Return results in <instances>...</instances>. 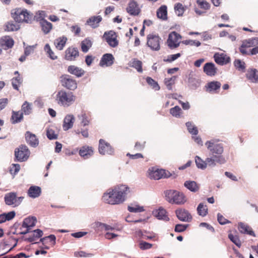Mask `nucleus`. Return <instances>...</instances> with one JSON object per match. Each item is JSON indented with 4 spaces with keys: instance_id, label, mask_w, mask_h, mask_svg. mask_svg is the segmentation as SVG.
<instances>
[{
    "instance_id": "obj_11",
    "label": "nucleus",
    "mask_w": 258,
    "mask_h": 258,
    "mask_svg": "<svg viewBox=\"0 0 258 258\" xmlns=\"http://www.w3.org/2000/svg\"><path fill=\"white\" fill-rule=\"evenodd\" d=\"M205 144L208 149L212 154H216L215 155H218L217 156L222 155L221 154L224 151L222 144H216L213 140L207 141Z\"/></svg>"
},
{
    "instance_id": "obj_28",
    "label": "nucleus",
    "mask_w": 258,
    "mask_h": 258,
    "mask_svg": "<svg viewBox=\"0 0 258 258\" xmlns=\"http://www.w3.org/2000/svg\"><path fill=\"white\" fill-rule=\"evenodd\" d=\"M114 57L110 53H106L103 55L100 61V65L102 67L104 66L108 67L113 63Z\"/></svg>"
},
{
    "instance_id": "obj_56",
    "label": "nucleus",
    "mask_w": 258,
    "mask_h": 258,
    "mask_svg": "<svg viewBox=\"0 0 258 258\" xmlns=\"http://www.w3.org/2000/svg\"><path fill=\"white\" fill-rule=\"evenodd\" d=\"M185 124L187 128L188 131L190 134L194 135H198V130L197 127L191 122H187Z\"/></svg>"
},
{
    "instance_id": "obj_22",
    "label": "nucleus",
    "mask_w": 258,
    "mask_h": 258,
    "mask_svg": "<svg viewBox=\"0 0 258 258\" xmlns=\"http://www.w3.org/2000/svg\"><path fill=\"white\" fill-rule=\"evenodd\" d=\"M14 44V41L10 36H4L0 39V46L5 50L12 48Z\"/></svg>"
},
{
    "instance_id": "obj_58",
    "label": "nucleus",
    "mask_w": 258,
    "mask_h": 258,
    "mask_svg": "<svg viewBox=\"0 0 258 258\" xmlns=\"http://www.w3.org/2000/svg\"><path fill=\"white\" fill-rule=\"evenodd\" d=\"M170 113L173 116L179 117L181 113V109L179 106H175L170 109Z\"/></svg>"
},
{
    "instance_id": "obj_27",
    "label": "nucleus",
    "mask_w": 258,
    "mask_h": 258,
    "mask_svg": "<svg viewBox=\"0 0 258 258\" xmlns=\"http://www.w3.org/2000/svg\"><path fill=\"white\" fill-rule=\"evenodd\" d=\"M204 72L209 76H214L217 73V69L212 62H207L203 68Z\"/></svg>"
},
{
    "instance_id": "obj_31",
    "label": "nucleus",
    "mask_w": 258,
    "mask_h": 258,
    "mask_svg": "<svg viewBox=\"0 0 258 258\" xmlns=\"http://www.w3.org/2000/svg\"><path fill=\"white\" fill-rule=\"evenodd\" d=\"M153 215L158 219L163 220L166 221L169 220L166 210L162 208H160L158 210L153 211Z\"/></svg>"
},
{
    "instance_id": "obj_62",
    "label": "nucleus",
    "mask_w": 258,
    "mask_h": 258,
    "mask_svg": "<svg viewBox=\"0 0 258 258\" xmlns=\"http://www.w3.org/2000/svg\"><path fill=\"white\" fill-rule=\"evenodd\" d=\"M217 219L218 222L221 225H224L227 223H230L231 222L228 220L226 219L225 217L223 216L220 213H218L217 214Z\"/></svg>"
},
{
    "instance_id": "obj_24",
    "label": "nucleus",
    "mask_w": 258,
    "mask_h": 258,
    "mask_svg": "<svg viewBox=\"0 0 258 258\" xmlns=\"http://www.w3.org/2000/svg\"><path fill=\"white\" fill-rule=\"evenodd\" d=\"M93 148L86 145L82 147L79 151V155L85 159L90 158L93 155Z\"/></svg>"
},
{
    "instance_id": "obj_1",
    "label": "nucleus",
    "mask_w": 258,
    "mask_h": 258,
    "mask_svg": "<svg viewBox=\"0 0 258 258\" xmlns=\"http://www.w3.org/2000/svg\"><path fill=\"white\" fill-rule=\"evenodd\" d=\"M129 192L130 188L125 185H117L104 193L102 200L105 203L110 205L119 204L125 201Z\"/></svg>"
},
{
    "instance_id": "obj_15",
    "label": "nucleus",
    "mask_w": 258,
    "mask_h": 258,
    "mask_svg": "<svg viewBox=\"0 0 258 258\" xmlns=\"http://www.w3.org/2000/svg\"><path fill=\"white\" fill-rule=\"evenodd\" d=\"M99 152L102 155H113L114 149L110 144L103 139L99 140Z\"/></svg>"
},
{
    "instance_id": "obj_54",
    "label": "nucleus",
    "mask_w": 258,
    "mask_h": 258,
    "mask_svg": "<svg viewBox=\"0 0 258 258\" xmlns=\"http://www.w3.org/2000/svg\"><path fill=\"white\" fill-rule=\"evenodd\" d=\"M176 77L173 76L170 78H166L164 80V83L169 90H171L172 89V86L175 84Z\"/></svg>"
},
{
    "instance_id": "obj_7",
    "label": "nucleus",
    "mask_w": 258,
    "mask_h": 258,
    "mask_svg": "<svg viewBox=\"0 0 258 258\" xmlns=\"http://www.w3.org/2000/svg\"><path fill=\"white\" fill-rule=\"evenodd\" d=\"M4 199L6 205L12 207H16L21 204L24 197H18L16 192H10L5 195Z\"/></svg>"
},
{
    "instance_id": "obj_38",
    "label": "nucleus",
    "mask_w": 258,
    "mask_h": 258,
    "mask_svg": "<svg viewBox=\"0 0 258 258\" xmlns=\"http://www.w3.org/2000/svg\"><path fill=\"white\" fill-rule=\"evenodd\" d=\"M23 118V112L20 111H12V115L11 118L12 123L15 124L21 121Z\"/></svg>"
},
{
    "instance_id": "obj_12",
    "label": "nucleus",
    "mask_w": 258,
    "mask_h": 258,
    "mask_svg": "<svg viewBox=\"0 0 258 258\" xmlns=\"http://www.w3.org/2000/svg\"><path fill=\"white\" fill-rule=\"evenodd\" d=\"M196 3L199 8H195L194 11L199 16L204 15L207 11L210 9L211 5L206 0H197Z\"/></svg>"
},
{
    "instance_id": "obj_59",
    "label": "nucleus",
    "mask_w": 258,
    "mask_h": 258,
    "mask_svg": "<svg viewBox=\"0 0 258 258\" xmlns=\"http://www.w3.org/2000/svg\"><path fill=\"white\" fill-rule=\"evenodd\" d=\"M228 238L238 247L241 246V241L237 235H233L232 234L230 233L228 234Z\"/></svg>"
},
{
    "instance_id": "obj_32",
    "label": "nucleus",
    "mask_w": 258,
    "mask_h": 258,
    "mask_svg": "<svg viewBox=\"0 0 258 258\" xmlns=\"http://www.w3.org/2000/svg\"><path fill=\"white\" fill-rule=\"evenodd\" d=\"M158 18L165 21L168 18L167 17V7L166 5H162L157 10L156 12Z\"/></svg>"
},
{
    "instance_id": "obj_13",
    "label": "nucleus",
    "mask_w": 258,
    "mask_h": 258,
    "mask_svg": "<svg viewBox=\"0 0 258 258\" xmlns=\"http://www.w3.org/2000/svg\"><path fill=\"white\" fill-rule=\"evenodd\" d=\"M36 222V218L34 217H29L24 219L21 229L24 228L25 230H22L20 233L24 235L29 233L31 228L35 226Z\"/></svg>"
},
{
    "instance_id": "obj_35",
    "label": "nucleus",
    "mask_w": 258,
    "mask_h": 258,
    "mask_svg": "<svg viewBox=\"0 0 258 258\" xmlns=\"http://www.w3.org/2000/svg\"><path fill=\"white\" fill-rule=\"evenodd\" d=\"M41 188L37 186H31L28 190V195L32 198L38 197L41 194Z\"/></svg>"
},
{
    "instance_id": "obj_43",
    "label": "nucleus",
    "mask_w": 258,
    "mask_h": 258,
    "mask_svg": "<svg viewBox=\"0 0 258 258\" xmlns=\"http://www.w3.org/2000/svg\"><path fill=\"white\" fill-rule=\"evenodd\" d=\"M46 136L49 140H55L57 139L58 134L55 131L54 126L48 127L46 131Z\"/></svg>"
},
{
    "instance_id": "obj_16",
    "label": "nucleus",
    "mask_w": 258,
    "mask_h": 258,
    "mask_svg": "<svg viewBox=\"0 0 258 258\" xmlns=\"http://www.w3.org/2000/svg\"><path fill=\"white\" fill-rule=\"evenodd\" d=\"M104 37L109 45L112 47H115L118 45L116 33L113 31L105 32Z\"/></svg>"
},
{
    "instance_id": "obj_63",
    "label": "nucleus",
    "mask_w": 258,
    "mask_h": 258,
    "mask_svg": "<svg viewBox=\"0 0 258 258\" xmlns=\"http://www.w3.org/2000/svg\"><path fill=\"white\" fill-rule=\"evenodd\" d=\"M152 246V244L144 241H141L139 243V247L142 250L150 249Z\"/></svg>"
},
{
    "instance_id": "obj_30",
    "label": "nucleus",
    "mask_w": 258,
    "mask_h": 258,
    "mask_svg": "<svg viewBox=\"0 0 258 258\" xmlns=\"http://www.w3.org/2000/svg\"><path fill=\"white\" fill-rule=\"evenodd\" d=\"M68 72L77 77H81L84 75L85 71L76 66L71 65L68 67Z\"/></svg>"
},
{
    "instance_id": "obj_55",
    "label": "nucleus",
    "mask_w": 258,
    "mask_h": 258,
    "mask_svg": "<svg viewBox=\"0 0 258 258\" xmlns=\"http://www.w3.org/2000/svg\"><path fill=\"white\" fill-rule=\"evenodd\" d=\"M195 162L198 168L205 169L206 168V160L204 161L200 157L196 156L195 157Z\"/></svg>"
},
{
    "instance_id": "obj_2",
    "label": "nucleus",
    "mask_w": 258,
    "mask_h": 258,
    "mask_svg": "<svg viewBox=\"0 0 258 258\" xmlns=\"http://www.w3.org/2000/svg\"><path fill=\"white\" fill-rule=\"evenodd\" d=\"M166 200L172 204L182 205L186 201L184 195L177 190H167L165 192Z\"/></svg>"
},
{
    "instance_id": "obj_44",
    "label": "nucleus",
    "mask_w": 258,
    "mask_h": 258,
    "mask_svg": "<svg viewBox=\"0 0 258 258\" xmlns=\"http://www.w3.org/2000/svg\"><path fill=\"white\" fill-rule=\"evenodd\" d=\"M12 243H14V244L13 246L8 250V251H10L17 246L18 243L17 239L13 237H9L8 239L4 240V243L2 244L4 245V246H10Z\"/></svg>"
},
{
    "instance_id": "obj_34",
    "label": "nucleus",
    "mask_w": 258,
    "mask_h": 258,
    "mask_svg": "<svg viewBox=\"0 0 258 258\" xmlns=\"http://www.w3.org/2000/svg\"><path fill=\"white\" fill-rule=\"evenodd\" d=\"M246 78L252 83H258V74L256 69L248 70L246 74Z\"/></svg>"
},
{
    "instance_id": "obj_14",
    "label": "nucleus",
    "mask_w": 258,
    "mask_h": 258,
    "mask_svg": "<svg viewBox=\"0 0 258 258\" xmlns=\"http://www.w3.org/2000/svg\"><path fill=\"white\" fill-rule=\"evenodd\" d=\"M79 56V51L77 47L70 46L65 50L64 58L66 60L75 61Z\"/></svg>"
},
{
    "instance_id": "obj_5",
    "label": "nucleus",
    "mask_w": 258,
    "mask_h": 258,
    "mask_svg": "<svg viewBox=\"0 0 258 258\" xmlns=\"http://www.w3.org/2000/svg\"><path fill=\"white\" fill-rule=\"evenodd\" d=\"M148 177L150 179L159 180L161 178H168L171 176V174L168 171L162 169H157L155 167H151L148 171Z\"/></svg>"
},
{
    "instance_id": "obj_4",
    "label": "nucleus",
    "mask_w": 258,
    "mask_h": 258,
    "mask_svg": "<svg viewBox=\"0 0 258 258\" xmlns=\"http://www.w3.org/2000/svg\"><path fill=\"white\" fill-rule=\"evenodd\" d=\"M11 16L18 23L30 22L32 16L26 9L16 8L11 11Z\"/></svg>"
},
{
    "instance_id": "obj_60",
    "label": "nucleus",
    "mask_w": 258,
    "mask_h": 258,
    "mask_svg": "<svg viewBox=\"0 0 258 258\" xmlns=\"http://www.w3.org/2000/svg\"><path fill=\"white\" fill-rule=\"evenodd\" d=\"M31 104L28 102L25 101L22 106V111L25 114H29L31 111Z\"/></svg>"
},
{
    "instance_id": "obj_64",
    "label": "nucleus",
    "mask_w": 258,
    "mask_h": 258,
    "mask_svg": "<svg viewBox=\"0 0 258 258\" xmlns=\"http://www.w3.org/2000/svg\"><path fill=\"white\" fill-rule=\"evenodd\" d=\"M20 169V166L18 164H13L10 170L11 174H16Z\"/></svg>"
},
{
    "instance_id": "obj_50",
    "label": "nucleus",
    "mask_w": 258,
    "mask_h": 258,
    "mask_svg": "<svg viewBox=\"0 0 258 258\" xmlns=\"http://www.w3.org/2000/svg\"><path fill=\"white\" fill-rule=\"evenodd\" d=\"M5 26V30L7 31H17L19 29V26L12 21L8 22Z\"/></svg>"
},
{
    "instance_id": "obj_57",
    "label": "nucleus",
    "mask_w": 258,
    "mask_h": 258,
    "mask_svg": "<svg viewBox=\"0 0 258 258\" xmlns=\"http://www.w3.org/2000/svg\"><path fill=\"white\" fill-rule=\"evenodd\" d=\"M22 83V79L20 76L12 79V84L14 89L19 90V87Z\"/></svg>"
},
{
    "instance_id": "obj_19",
    "label": "nucleus",
    "mask_w": 258,
    "mask_h": 258,
    "mask_svg": "<svg viewBox=\"0 0 258 258\" xmlns=\"http://www.w3.org/2000/svg\"><path fill=\"white\" fill-rule=\"evenodd\" d=\"M175 214L178 219L184 222H190L192 216L188 211L184 209H178L175 211Z\"/></svg>"
},
{
    "instance_id": "obj_52",
    "label": "nucleus",
    "mask_w": 258,
    "mask_h": 258,
    "mask_svg": "<svg viewBox=\"0 0 258 258\" xmlns=\"http://www.w3.org/2000/svg\"><path fill=\"white\" fill-rule=\"evenodd\" d=\"M146 82L155 90L158 91L160 90V87L158 85L157 82L153 80L151 77H147L146 78Z\"/></svg>"
},
{
    "instance_id": "obj_51",
    "label": "nucleus",
    "mask_w": 258,
    "mask_h": 258,
    "mask_svg": "<svg viewBox=\"0 0 258 258\" xmlns=\"http://www.w3.org/2000/svg\"><path fill=\"white\" fill-rule=\"evenodd\" d=\"M234 65L236 69L238 70L241 71L242 72H244L245 70V63L244 61H241L240 59H236L234 61Z\"/></svg>"
},
{
    "instance_id": "obj_21",
    "label": "nucleus",
    "mask_w": 258,
    "mask_h": 258,
    "mask_svg": "<svg viewBox=\"0 0 258 258\" xmlns=\"http://www.w3.org/2000/svg\"><path fill=\"white\" fill-rule=\"evenodd\" d=\"M221 84L217 81H213L208 83L205 86L206 91L209 93H217L219 92Z\"/></svg>"
},
{
    "instance_id": "obj_18",
    "label": "nucleus",
    "mask_w": 258,
    "mask_h": 258,
    "mask_svg": "<svg viewBox=\"0 0 258 258\" xmlns=\"http://www.w3.org/2000/svg\"><path fill=\"white\" fill-rule=\"evenodd\" d=\"M126 11L131 16H138L141 13V10L137 2L134 0L131 1L126 8Z\"/></svg>"
},
{
    "instance_id": "obj_33",
    "label": "nucleus",
    "mask_w": 258,
    "mask_h": 258,
    "mask_svg": "<svg viewBox=\"0 0 258 258\" xmlns=\"http://www.w3.org/2000/svg\"><path fill=\"white\" fill-rule=\"evenodd\" d=\"M238 229L242 233L249 234L253 236H255L254 233L251 228L243 223L240 222L238 224Z\"/></svg>"
},
{
    "instance_id": "obj_23",
    "label": "nucleus",
    "mask_w": 258,
    "mask_h": 258,
    "mask_svg": "<svg viewBox=\"0 0 258 258\" xmlns=\"http://www.w3.org/2000/svg\"><path fill=\"white\" fill-rule=\"evenodd\" d=\"M40 240L42 243L44 248L48 249L50 247L53 246L55 244L56 237L54 235L51 234L41 238Z\"/></svg>"
},
{
    "instance_id": "obj_3",
    "label": "nucleus",
    "mask_w": 258,
    "mask_h": 258,
    "mask_svg": "<svg viewBox=\"0 0 258 258\" xmlns=\"http://www.w3.org/2000/svg\"><path fill=\"white\" fill-rule=\"evenodd\" d=\"M76 100V96L71 92L64 90L59 91L56 95V100L58 104L68 107L72 104Z\"/></svg>"
},
{
    "instance_id": "obj_61",
    "label": "nucleus",
    "mask_w": 258,
    "mask_h": 258,
    "mask_svg": "<svg viewBox=\"0 0 258 258\" xmlns=\"http://www.w3.org/2000/svg\"><path fill=\"white\" fill-rule=\"evenodd\" d=\"M127 209L130 212L134 213L141 212L144 210L143 207H140L138 205H136L135 206H128Z\"/></svg>"
},
{
    "instance_id": "obj_9",
    "label": "nucleus",
    "mask_w": 258,
    "mask_h": 258,
    "mask_svg": "<svg viewBox=\"0 0 258 258\" xmlns=\"http://www.w3.org/2000/svg\"><path fill=\"white\" fill-rule=\"evenodd\" d=\"M181 36L175 31L171 32L168 36L167 43L170 49H174L178 47L180 44V40Z\"/></svg>"
},
{
    "instance_id": "obj_46",
    "label": "nucleus",
    "mask_w": 258,
    "mask_h": 258,
    "mask_svg": "<svg viewBox=\"0 0 258 258\" xmlns=\"http://www.w3.org/2000/svg\"><path fill=\"white\" fill-rule=\"evenodd\" d=\"M242 44L247 48L253 47L258 44V38L255 37L246 40L242 42Z\"/></svg>"
},
{
    "instance_id": "obj_41",
    "label": "nucleus",
    "mask_w": 258,
    "mask_h": 258,
    "mask_svg": "<svg viewBox=\"0 0 258 258\" xmlns=\"http://www.w3.org/2000/svg\"><path fill=\"white\" fill-rule=\"evenodd\" d=\"M16 213L14 211H11L7 213L0 214V223L5 222L6 221H10L15 216Z\"/></svg>"
},
{
    "instance_id": "obj_25",
    "label": "nucleus",
    "mask_w": 258,
    "mask_h": 258,
    "mask_svg": "<svg viewBox=\"0 0 258 258\" xmlns=\"http://www.w3.org/2000/svg\"><path fill=\"white\" fill-rule=\"evenodd\" d=\"M102 20V18L101 16H94L87 19L86 24L93 29H95L99 26V24Z\"/></svg>"
},
{
    "instance_id": "obj_42",
    "label": "nucleus",
    "mask_w": 258,
    "mask_h": 258,
    "mask_svg": "<svg viewBox=\"0 0 258 258\" xmlns=\"http://www.w3.org/2000/svg\"><path fill=\"white\" fill-rule=\"evenodd\" d=\"M184 185L192 192H196L199 189V186L194 181H186L184 183Z\"/></svg>"
},
{
    "instance_id": "obj_26",
    "label": "nucleus",
    "mask_w": 258,
    "mask_h": 258,
    "mask_svg": "<svg viewBox=\"0 0 258 258\" xmlns=\"http://www.w3.org/2000/svg\"><path fill=\"white\" fill-rule=\"evenodd\" d=\"M215 62L221 65L226 64L230 62V58L224 53H216L214 56Z\"/></svg>"
},
{
    "instance_id": "obj_8",
    "label": "nucleus",
    "mask_w": 258,
    "mask_h": 258,
    "mask_svg": "<svg viewBox=\"0 0 258 258\" xmlns=\"http://www.w3.org/2000/svg\"><path fill=\"white\" fill-rule=\"evenodd\" d=\"M61 85L70 90H75L77 88L76 80L68 75H63L60 77Z\"/></svg>"
},
{
    "instance_id": "obj_36",
    "label": "nucleus",
    "mask_w": 258,
    "mask_h": 258,
    "mask_svg": "<svg viewBox=\"0 0 258 258\" xmlns=\"http://www.w3.org/2000/svg\"><path fill=\"white\" fill-rule=\"evenodd\" d=\"M129 66L135 69L139 73H141L143 72V63L137 58L132 59L129 62Z\"/></svg>"
},
{
    "instance_id": "obj_20",
    "label": "nucleus",
    "mask_w": 258,
    "mask_h": 258,
    "mask_svg": "<svg viewBox=\"0 0 258 258\" xmlns=\"http://www.w3.org/2000/svg\"><path fill=\"white\" fill-rule=\"evenodd\" d=\"M27 143L32 147L35 148L39 145V140L35 134L27 131L25 135Z\"/></svg>"
},
{
    "instance_id": "obj_40",
    "label": "nucleus",
    "mask_w": 258,
    "mask_h": 258,
    "mask_svg": "<svg viewBox=\"0 0 258 258\" xmlns=\"http://www.w3.org/2000/svg\"><path fill=\"white\" fill-rule=\"evenodd\" d=\"M67 41V38L66 37L58 38L54 41V44L56 48L59 50H62L66 45Z\"/></svg>"
},
{
    "instance_id": "obj_29",
    "label": "nucleus",
    "mask_w": 258,
    "mask_h": 258,
    "mask_svg": "<svg viewBox=\"0 0 258 258\" xmlns=\"http://www.w3.org/2000/svg\"><path fill=\"white\" fill-rule=\"evenodd\" d=\"M74 115L71 114L67 115L63 119V128L64 131H67L72 128L75 121Z\"/></svg>"
},
{
    "instance_id": "obj_37",
    "label": "nucleus",
    "mask_w": 258,
    "mask_h": 258,
    "mask_svg": "<svg viewBox=\"0 0 258 258\" xmlns=\"http://www.w3.org/2000/svg\"><path fill=\"white\" fill-rule=\"evenodd\" d=\"M43 235V232L41 230L37 229L33 231V233L29 235L27 240L30 242H34L37 239L41 237Z\"/></svg>"
},
{
    "instance_id": "obj_6",
    "label": "nucleus",
    "mask_w": 258,
    "mask_h": 258,
    "mask_svg": "<svg viewBox=\"0 0 258 258\" xmlns=\"http://www.w3.org/2000/svg\"><path fill=\"white\" fill-rule=\"evenodd\" d=\"M30 154L28 147L25 145H21L15 150V161L24 162L27 160Z\"/></svg>"
},
{
    "instance_id": "obj_53",
    "label": "nucleus",
    "mask_w": 258,
    "mask_h": 258,
    "mask_svg": "<svg viewBox=\"0 0 258 258\" xmlns=\"http://www.w3.org/2000/svg\"><path fill=\"white\" fill-rule=\"evenodd\" d=\"M44 50L48 55V56L52 60L57 59V56L55 55L53 51L51 50L50 45L48 44H45L44 46Z\"/></svg>"
},
{
    "instance_id": "obj_39",
    "label": "nucleus",
    "mask_w": 258,
    "mask_h": 258,
    "mask_svg": "<svg viewBox=\"0 0 258 258\" xmlns=\"http://www.w3.org/2000/svg\"><path fill=\"white\" fill-rule=\"evenodd\" d=\"M92 46V41L90 38H86L81 42V50L83 52L86 53Z\"/></svg>"
},
{
    "instance_id": "obj_10",
    "label": "nucleus",
    "mask_w": 258,
    "mask_h": 258,
    "mask_svg": "<svg viewBox=\"0 0 258 258\" xmlns=\"http://www.w3.org/2000/svg\"><path fill=\"white\" fill-rule=\"evenodd\" d=\"M161 38L158 35L149 34L147 36V45L153 50H159L160 48Z\"/></svg>"
},
{
    "instance_id": "obj_17",
    "label": "nucleus",
    "mask_w": 258,
    "mask_h": 258,
    "mask_svg": "<svg viewBox=\"0 0 258 258\" xmlns=\"http://www.w3.org/2000/svg\"><path fill=\"white\" fill-rule=\"evenodd\" d=\"M206 167L209 166H215L217 163L223 164L226 163V160L223 155H214L213 157L207 158L206 159Z\"/></svg>"
},
{
    "instance_id": "obj_48",
    "label": "nucleus",
    "mask_w": 258,
    "mask_h": 258,
    "mask_svg": "<svg viewBox=\"0 0 258 258\" xmlns=\"http://www.w3.org/2000/svg\"><path fill=\"white\" fill-rule=\"evenodd\" d=\"M174 10L178 16H182L185 11V7L182 4L178 3L174 6Z\"/></svg>"
},
{
    "instance_id": "obj_49",
    "label": "nucleus",
    "mask_w": 258,
    "mask_h": 258,
    "mask_svg": "<svg viewBox=\"0 0 258 258\" xmlns=\"http://www.w3.org/2000/svg\"><path fill=\"white\" fill-rule=\"evenodd\" d=\"M197 212L200 216L205 217L208 214V208L206 205L200 203L198 206Z\"/></svg>"
},
{
    "instance_id": "obj_45",
    "label": "nucleus",
    "mask_w": 258,
    "mask_h": 258,
    "mask_svg": "<svg viewBox=\"0 0 258 258\" xmlns=\"http://www.w3.org/2000/svg\"><path fill=\"white\" fill-rule=\"evenodd\" d=\"M78 117L81 120V123L84 125H88L89 124L90 118L89 114L85 111H82L81 114L78 115Z\"/></svg>"
},
{
    "instance_id": "obj_47",
    "label": "nucleus",
    "mask_w": 258,
    "mask_h": 258,
    "mask_svg": "<svg viewBox=\"0 0 258 258\" xmlns=\"http://www.w3.org/2000/svg\"><path fill=\"white\" fill-rule=\"evenodd\" d=\"M41 25L42 30L45 34L49 33L52 27V24L45 20H42Z\"/></svg>"
}]
</instances>
